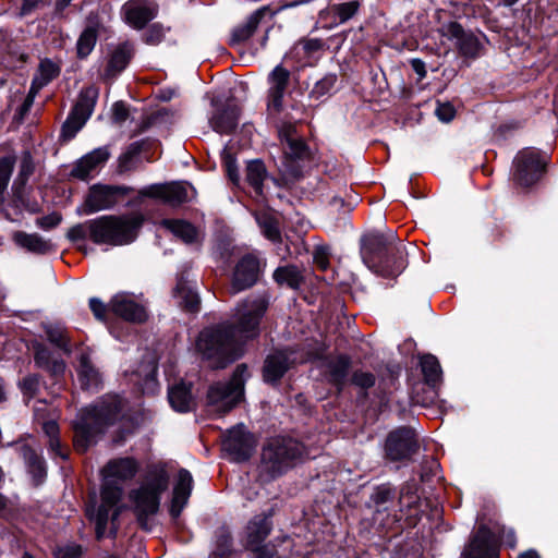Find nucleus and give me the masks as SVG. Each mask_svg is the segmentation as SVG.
I'll list each match as a JSON object with an SVG mask.
<instances>
[{
	"label": "nucleus",
	"mask_w": 558,
	"mask_h": 558,
	"mask_svg": "<svg viewBox=\"0 0 558 558\" xmlns=\"http://www.w3.org/2000/svg\"><path fill=\"white\" fill-rule=\"evenodd\" d=\"M131 191V187L124 185L96 184L90 187L86 197L85 213L93 214L109 209L126 197Z\"/></svg>",
	"instance_id": "12"
},
{
	"label": "nucleus",
	"mask_w": 558,
	"mask_h": 558,
	"mask_svg": "<svg viewBox=\"0 0 558 558\" xmlns=\"http://www.w3.org/2000/svg\"><path fill=\"white\" fill-rule=\"evenodd\" d=\"M98 94V88L95 86L83 88L71 112L87 120L94 110Z\"/></svg>",
	"instance_id": "35"
},
{
	"label": "nucleus",
	"mask_w": 558,
	"mask_h": 558,
	"mask_svg": "<svg viewBox=\"0 0 558 558\" xmlns=\"http://www.w3.org/2000/svg\"><path fill=\"white\" fill-rule=\"evenodd\" d=\"M283 151L288 162L304 160L310 156L308 147L300 137L298 140H290L283 146Z\"/></svg>",
	"instance_id": "43"
},
{
	"label": "nucleus",
	"mask_w": 558,
	"mask_h": 558,
	"mask_svg": "<svg viewBox=\"0 0 558 558\" xmlns=\"http://www.w3.org/2000/svg\"><path fill=\"white\" fill-rule=\"evenodd\" d=\"M259 275V259L253 254L244 255L234 266L230 286L231 293L236 294L252 288L258 281Z\"/></svg>",
	"instance_id": "13"
},
{
	"label": "nucleus",
	"mask_w": 558,
	"mask_h": 558,
	"mask_svg": "<svg viewBox=\"0 0 558 558\" xmlns=\"http://www.w3.org/2000/svg\"><path fill=\"white\" fill-rule=\"evenodd\" d=\"M126 22L136 29H142L158 11L155 3L147 0H130L123 7Z\"/></svg>",
	"instance_id": "17"
},
{
	"label": "nucleus",
	"mask_w": 558,
	"mask_h": 558,
	"mask_svg": "<svg viewBox=\"0 0 558 558\" xmlns=\"http://www.w3.org/2000/svg\"><path fill=\"white\" fill-rule=\"evenodd\" d=\"M392 497L393 490L387 485H381L375 489L374 494L372 495V500L376 506H380L390 501Z\"/></svg>",
	"instance_id": "55"
},
{
	"label": "nucleus",
	"mask_w": 558,
	"mask_h": 558,
	"mask_svg": "<svg viewBox=\"0 0 558 558\" xmlns=\"http://www.w3.org/2000/svg\"><path fill=\"white\" fill-rule=\"evenodd\" d=\"M421 368L424 376L425 381L428 385L435 386L441 376V368L438 360L432 355L427 354L421 359Z\"/></svg>",
	"instance_id": "42"
},
{
	"label": "nucleus",
	"mask_w": 558,
	"mask_h": 558,
	"mask_svg": "<svg viewBox=\"0 0 558 558\" xmlns=\"http://www.w3.org/2000/svg\"><path fill=\"white\" fill-rule=\"evenodd\" d=\"M232 538L229 533H221L217 538L216 550L213 553L215 558H226L231 554Z\"/></svg>",
	"instance_id": "49"
},
{
	"label": "nucleus",
	"mask_w": 558,
	"mask_h": 558,
	"mask_svg": "<svg viewBox=\"0 0 558 558\" xmlns=\"http://www.w3.org/2000/svg\"><path fill=\"white\" fill-rule=\"evenodd\" d=\"M266 11H267L266 8L256 10L254 13H252L247 17L245 23H243L242 25L234 28L232 32L231 44L236 45V44H241V43H244L247 39H250L253 36V34L256 32L260 21L263 20V17L266 14Z\"/></svg>",
	"instance_id": "32"
},
{
	"label": "nucleus",
	"mask_w": 558,
	"mask_h": 558,
	"mask_svg": "<svg viewBox=\"0 0 558 558\" xmlns=\"http://www.w3.org/2000/svg\"><path fill=\"white\" fill-rule=\"evenodd\" d=\"M271 515V511L268 514H258L247 523L245 547L265 542L272 530Z\"/></svg>",
	"instance_id": "24"
},
{
	"label": "nucleus",
	"mask_w": 558,
	"mask_h": 558,
	"mask_svg": "<svg viewBox=\"0 0 558 558\" xmlns=\"http://www.w3.org/2000/svg\"><path fill=\"white\" fill-rule=\"evenodd\" d=\"M248 377L245 364H240L228 383H216L207 392V407L211 413L225 415L243 398L244 384Z\"/></svg>",
	"instance_id": "8"
},
{
	"label": "nucleus",
	"mask_w": 558,
	"mask_h": 558,
	"mask_svg": "<svg viewBox=\"0 0 558 558\" xmlns=\"http://www.w3.org/2000/svg\"><path fill=\"white\" fill-rule=\"evenodd\" d=\"M134 56V46L130 41L119 44L110 53L104 77L111 80L120 74Z\"/></svg>",
	"instance_id": "22"
},
{
	"label": "nucleus",
	"mask_w": 558,
	"mask_h": 558,
	"mask_svg": "<svg viewBox=\"0 0 558 558\" xmlns=\"http://www.w3.org/2000/svg\"><path fill=\"white\" fill-rule=\"evenodd\" d=\"M45 332L52 344L68 354L71 352L69 332L64 327L60 325H47Z\"/></svg>",
	"instance_id": "40"
},
{
	"label": "nucleus",
	"mask_w": 558,
	"mask_h": 558,
	"mask_svg": "<svg viewBox=\"0 0 558 558\" xmlns=\"http://www.w3.org/2000/svg\"><path fill=\"white\" fill-rule=\"evenodd\" d=\"M168 485L169 475L165 465L155 464L148 468L141 486L131 492L130 499L134 504V512L142 529H150L149 517L158 512L160 496Z\"/></svg>",
	"instance_id": "5"
},
{
	"label": "nucleus",
	"mask_w": 558,
	"mask_h": 558,
	"mask_svg": "<svg viewBox=\"0 0 558 558\" xmlns=\"http://www.w3.org/2000/svg\"><path fill=\"white\" fill-rule=\"evenodd\" d=\"M146 145L145 141L132 143L126 150L119 157V171L126 172L135 167L136 160Z\"/></svg>",
	"instance_id": "41"
},
{
	"label": "nucleus",
	"mask_w": 558,
	"mask_h": 558,
	"mask_svg": "<svg viewBox=\"0 0 558 558\" xmlns=\"http://www.w3.org/2000/svg\"><path fill=\"white\" fill-rule=\"evenodd\" d=\"M174 296L178 299V304L183 310L192 313L198 311L199 296L191 282L185 280L183 277L178 279L177 286L174 288Z\"/></svg>",
	"instance_id": "29"
},
{
	"label": "nucleus",
	"mask_w": 558,
	"mask_h": 558,
	"mask_svg": "<svg viewBox=\"0 0 558 558\" xmlns=\"http://www.w3.org/2000/svg\"><path fill=\"white\" fill-rule=\"evenodd\" d=\"M241 108L234 102H226L209 120L211 129L219 134H231L239 124Z\"/></svg>",
	"instance_id": "20"
},
{
	"label": "nucleus",
	"mask_w": 558,
	"mask_h": 558,
	"mask_svg": "<svg viewBox=\"0 0 558 558\" xmlns=\"http://www.w3.org/2000/svg\"><path fill=\"white\" fill-rule=\"evenodd\" d=\"M446 35L450 39H456V45L464 57L476 58L478 56L481 48L478 38L472 33L465 32L459 23H449L446 26Z\"/></svg>",
	"instance_id": "19"
},
{
	"label": "nucleus",
	"mask_w": 558,
	"mask_h": 558,
	"mask_svg": "<svg viewBox=\"0 0 558 558\" xmlns=\"http://www.w3.org/2000/svg\"><path fill=\"white\" fill-rule=\"evenodd\" d=\"M66 236L69 240L75 242L89 238V220L84 223H77L69 229Z\"/></svg>",
	"instance_id": "53"
},
{
	"label": "nucleus",
	"mask_w": 558,
	"mask_h": 558,
	"mask_svg": "<svg viewBox=\"0 0 558 558\" xmlns=\"http://www.w3.org/2000/svg\"><path fill=\"white\" fill-rule=\"evenodd\" d=\"M110 311L132 323H143L147 319L145 307L126 294L114 295L110 301Z\"/></svg>",
	"instance_id": "18"
},
{
	"label": "nucleus",
	"mask_w": 558,
	"mask_h": 558,
	"mask_svg": "<svg viewBox=\"0 0 558 558\" xmlns=\"http://www.w3.org/2000/svg\"><path fill=\"white\" fill-rule=\"evenodd\" d=\"M61 220H62V217L60 214L52 213L50 215L38 218L36 220V225L39 228L48 230V229L56 228L61 222Z\"/></svg>",
	"instance_id": "59"
},
{
	"label": "nucleus",
	"mask_w": 558,
	"mask_h": 558,
	"mask_svg": "<svg viewBox=\"0 0 558 558\" xmlns=\"http://www.w3.org/2000/svg\"><path fill=\"white\" fill-rule=\"evenodd\" d=\"M82 547L80 545H66L54 550V558H80Z\"/></svg>",
	"instance_id": "57"
},
{
	"label": "nucleus",
	"mask_w": 558,
	"mask_h": 558,
	"mask_svg": "<svg viewBox=\"0 0 558 558\" xmlns=\"http://www.w3.org/2000/svg\"><path fill=\"white\" fill-rule=\"evenodd\" d=\"M351 359L348 355H339L328 363V380L335 385L339 391L347 383Z\"/></svg>",
	"instance_id": "33"
},
{
	"label": "nucleus",
	"mask_w": 558,
	"mask_h": 558,
	"mask_svg": "<svg viewBox=\"0 0 558 558\" xmlns=\"http://www.w3.org/2000/svg\"><path fill=\"white\" fill-rule=\"evenodd\" d=\"M305 454V447L290 437H274L262 450V470L277 477L293 468Z\"/></svg>",
	"instance_id": "7"
},
{
	"label": "nucleus",
	"mask_w": 558,
	"mask_h": 558,
	"mask_svg": "<svg viewBox=\"0 0 558 558\" xmlns=\"http://www.w3.org/2000/svg\"><path fill=\"white\" fill-rule=\"evenodd\" d=\"M166 29L161 24L150 25L143 34V40L148 45H159L165 38Z\"/></svg>",
	"instance_id": "48"
},
{
	"label": "nucleus",
	"mask_w": 558,
	"mask_h": 558,
	"mask_svg": "<svg viewBox=\"0 0 558 558\" xmlns=\"http://www.w3.org/2000/svg\"><path fill=\"white\" fill-rule=\"evenodd\" d=\"M110 153L107 147H99L78 159L71 170V177L87 180L93 171L105 165Z\"/></svg>",
	"instance_id": "21"
},
{
	"label": "nucleus",
	"mask_w": 558,
	"mask_h": 558,
	"mask_svg": "<svg viewBox=\"0 0 558 558\" xmlns=\"http://www.w3.org/2000/svg\"><path fill=\"white\" fill-rule=\"evenodd\" d=\"M78 378L84 389H97L101 383L98 369L93 365L88 351H82L78 359Z\"/></svg>",
	"instance_id": "28"
},
{
	"label": "nucleus",
	"mask_w": 558,
	"mask_h": 558,
	"mask_svg": "<svg viewBox=\"0 0 558 558\" xmlns=\"http://www.w3.org/2000/svg\"><path fill=\"white\" fill-rule=\"evenodd\" d=\"M122 409L118 396H107L99 403L83 410L73 424L74 447L85 452L96 438L114 424Z\"/></svg>",
	"instance_id": "3"
},
{
	"label": "nucleus",
	"mask_w": 558,
	"mask_h": 558,
	"mask_svg": "<svg viewBox=\"0 0 558 558\" xmlns=\"http://www.w3.org/2000/svg\"><path fill=\"white\" fill-rule=\"evenodd\" d=\"M40 385L38 375H28L23 378L20 386L25 396L33 398L37 395Z\"/></svg>",
	"instance_id": "50"
},
{
	"label": "nucleus",
	"mask_w": 558,
	"mask_h": 558,
	"mask_svg": "<svg viewBox=\"0 0 558 558\" xmlns=\"http://www.w3.org/2000/svg\"><path fill=\"white\" fill-rule=\"evenodd\" d=\"M48 0H23L22 7L20 10L21 16L29 15L35 10L44 7Z\"/></svg>",
	"instance_id": "62"
},
{
	"label": "nucleus",
	"mask_w": 558,
	"mask_h": 558,
	"mask_svg": "<svg viewBox=\"0 0 558 558\" xmlns=\"http://www.w3.org/2000/svg\"><path fill=\"white\" fill-rule=\"evenodd\" d=\"M362 255L374 272L385 278H396L405 268L403 250L395 245L393 236L368 234L363 239Z\"/></svg>",
	"instance_id": "4"
},
{
	"label": "nucleus",
	"mask_w": 558,
	"mask_h": 558,
	"mask_svg": "<svg viewBox=\"0 0 558 558\" xmlns=\"http://www.w3.org/2000/svg\"><path fill=\"white\" fill-rule=\"evenodd\" d=\"M329 248L327 246H316L313 252L314 264L320 270H326L329 267Z\"/></svg>",
	"instance_id": "52"
},
{
	"label": "nucleus",
	"mask_w": 558,
	"mask_h": 558,
	"mask_svg": "<svg viewBox=\"0 0 558 558\" xmlns=\"http://www.w3.org/2000/svg\"><path fill=\"white\" fill-rule=\"evenodd\" d=\"M161 226L185 244L198 243L201 233L195 226L182 219H163Z\"/></svg>",
	"instance_id": "25"
},
{
	"label": "nucleus",
	"mask_w": 558,
	"mask_h": 558,
	"mask_svg": "<svg viewBox=\"0 0 558 558\" xmlns=\"http://www.w3.org/2000/svg\"><path fill=\"white\" fill-rule=\"evenodd\" d=\"M257 440L243 424L227 432L222 440V449L233 462L248 460L255 451Z\"/></svg>",
	"instance_id": "11"
},
{
	"label": "nucleus",
	"mask_w": 558,
	"mask_h": 558,
	"mask_svg": "<svg viewBox=\"0 0 558 558\" xmlns=\"http://www.w3.org/2000/svg\"><path fill=\"white\" fill-rule=\"evenodd\" d=\"M462 558H499L498 545L488 527L482 525L476 530L464 548Z\"/></svg>",
	"instance_id": "16"
},
{
	"label": "nucleus",
	"mask_w": 558,
	"mask_h": 558,
	"mask_svg": "<svg viewBox=\"0 0 558 558\" xmlns=\"http://www.w3.org/2000/svg\"><path fill=\"white\" fill-rule=\"evenodd\" d=\"M274 281L280 287L298 290L305 281L304 271L296 265L278 267L272 274Z\"/></svg>",
	"instance_id": "26"
},
{
	"label": "nucleus",
	"mask_w": 558,
	"mask_h": 558,
	"mask_svg": "<svg viewBox=\"0 0 558 558\" xmlns=\"http://www.w3.org/2000/svg\"><path fill=\"white\" fill-rule=\"evenodd\" d=\"M143 221L141 214L101 216L89 220V239L96 244H129L135 240Z\"/></svg>",
	"instance_id": "6"
},
{
	"label": "nucleus",
	"mask_w": 558,
	"mask_h": 558,
	"mask_svg": "<svg viewBox=\"0 0 558 558\" xmlns=\"http://www.w3.org/2000/svg\"><path fill=\"white\" fill-rule=\"evenodd\" d=\"M306 54L311 56L324 48V41L319 38H306L300 41Z\"/></svg>",
	"instance_id": "61"
},
{
	"label": "nucleus",
	"mask_w": 558,
	"mask_h": 558,
	"mask_svg": "<svg viewBox=\"0 0 558 558\" xmlns=\"http://www.w3.org/2000/svg\"><path fill=\"white\" fill-rule=\"evenodd\" d=\"M87 120L78 117L77 114L71 112L62 125L61 136L65 141L72 140L76 133L83 128Z\"/></svg>",
	"instance_id": "44"
},
{
	"label": "nucleus",
	"mask_w": 558,
	"mask_h": 558,
	"mask_svg": "<svg viewBox=\"0 0 558 558\" xmlns=\"http://www.w3.org/2000/svg\"><path fill=\"white\" fill-rule=\"evenodd\" d=\"M547 156L533 148H524L514 158V181L529 187L536 183L545 172Z\"/></svg>",
	"instance_id": "9"
},
{
	"label": "nucleus",
	"mask_w": 558,
	"mask_h": 558,
	"mask_svg": "<svg viewBox=\"0 0 558 558\" xmlns=\"http://www.w3.org/2000/svg\"><path fill=\"white\" fill-rule=\"evenodd\" d=\"M361 3L357 0H352L332 7L333 13L339 19V23H345L352 19L359 11Z\"/></svg>",
	"instance_id": "45"
},
{
	"label": "nucleus",
	"mask_w": 558,
	"mask_h": 558,
	"mask_svg": "<svg viewBox=\"0 0 558 558\" xmlns=\"http://www.w3.org/2000/svg\"><path fill=\"white\" fill-rule=\"evenodd\" d=\"M89 307H90L94 316L98 320H101V322H106L107 320V315H108L109 308H108V306L104 302H101L97 298H92L89 300Z\"/></svg>",
	"instance_id": "56"
},
{
	"label": "nucleus",
	"mask_w": 558,
	"mask_h": 558,
	"mask_svg": "<svg viewBox=\"0 0 558 558\" xmlns=\"http://www.w3.org/2000/svg\"><path fill=\"white\" fill-rule=\"evenodd\" d=\"M456 110L449 102L439 104L436 109V116L444 122H449L454 118Z\"/></svg>",
	"instance_id": "60"
},
{
	"label": "nucleus",
	"mask_w": 558,
	"mask_h": 558,
	"mask_svg": "<svg viewBox=\"0 0 558 558\" xmlns=\"http://www.w3.org/2000/svg\"><path fill=\"white\" fill-rule=\"evenodd\" d=\"M268 305L264 295L247 298L235 307L234 324H221L199 333L196 347L210 367L223 368L240 357L242 342L259 335Z\"/></svg>",
	"instance_id": "1"
},
{
	"label": "nucleus",
	"mask_w": 558,
	"mask_h": 558,
	"mask_svg": "<svg viewBox=\"0 0 558 558\" xmlns=\"http://www.w3.org/2000/svg\"><path fill=\"white\" fill-rule=\"evenodd\" d=\"M259 225L263 230L264 235L269 239L270 241L277 242L280 241L281 234L278 227V222L268 216L263 217L259 219Z\"/></svg>",
	"instance_id": "47"
},
{
	"label": "nucleus",
	"mask_w": 558,
	"mask_h": 558,
	"mask_svg": "<svg viewBox=\"0 0 558 558\" xmlns=\"http://www.w3.org/2000/svg\"><path fill=\"white\" fill-rule=\"evenodd\" d=\"M418 451V442L414 429L399 427L390 432L385 441V459L389 462L407 463Z\"/></svg>",
	"instance_id": "10"
},
{
	"label": "nucleus",
	"mask_w": 558,
	"mask_h": 558,
	"mask_svg": "<svg viewBox=\"0 0 558 558\" xmlns=\"http://www.w3.org/2000/svg\"><path fill=\"white\" fill-rule=\"evenodd\" d=\"M279 136L283 145L288 144L290 140H298L295 126L292 124H284L279 130Z\"/></svg>",
	"instance_id": "63"
},
{
	"label": "nucleus",
	"mask_w": 558,
	"mask_h": 558,
	"mask_svg": "<svg viewBox=\"0 0 558 558\" xmlns=\"http://www.w3.org/2000/svg\"><path fill=\"white\" fill-rule=\"evenodd\" d=\"M34 360L38 367L51 372L53 375H59L64 372L65 364L63 361L52 360L50 350L41 343L34 344Z\"/></svg>",
	"instance_id": "36"
},
{
	"label": "nucleus",
	"mask_w": 558,
	"mask_h": 558,
	"mask_svg": "<svg viewBox=\"0 0 558 558\" xmlns=\"http://www.w3.org/2000/svg\"><path fill=\"white\" fill-rule=\"evenodd\" d=\"M20 453L23 457L29 473L33 475L35 484H41L46 477V464L44 459L39 457L28 445H23L20 448Z\"/></svg>",
	"instance_id": "34"
},
{
	"label": "nucleus",
	"mask_w": 558,
	"mask_h": 558,
	"mask_svg": "<svg viewBox=\"0 0 558 558\" xmlns=\"http://www.w3.org/2000/svg\"><path fill=\"white\" fill-rule=\"evenodd\" d=\"M138 463L135 459L125 457L110 460L102 469L104 484L101 487V502L97 510L86 509V513L96 525V537L105 536L109 520L112 524L120 514L119 502L122 497V487L117 482H124L135 476Z\"/></svg>",
	"instance_id": "2"
},
{
	"label": "nucleus",
	"mask_w": 558,
	"mask_h": 558,
	"mask_svg": "<svg viewBox=\"0 0 558 558\" xmlns=\"http://www.w3.org/2000/svg\"><path fill=\"white\" fill-rule=\"evenodd\" d=\"M245 548L253 554L254 558H272L276 554L275 547L265 543L247 546Z\"/></svg>",
	"instance_id": "54"
},
{
	"label": "nucleus",
	"mask_w": 558,
	"mask_h": 558,
	"mask_svg": "<svg viewBox=\"0 0 558 558\" xmlns=\"http://www.w3.org/2000/svg\"><path fill=\"white\" fill-rule=\"evenodd\" d=\"M34 171V166L29 155L24 156L20 165L17 181L23 185Z\"/></svg>",
	"instance_id": "58"
},
{
	"label": "nucleus",
	"mask_w": 558,
	"mask_h": 558,
	"mask_svg": "<svg viewBox=\"0 0 558 558\" xmlns=\"http://www.w3.org/2000/svg\"><path fill=\"white\" fill-rule=\"evenodd\" d=\"M193 478L191 473L182 469L178 474V482L173 488V496L170 507V513L173 518H178L186 505L192 492Z\"/></svg>",
	"instance_id": "23"
},
{
	"label": "nucleus",
	"mask_w": 558,
	"mask_h": 558,
	"mask_svg": "<svg viewBox=\"0 0 558 558\" xmlns=\"http://www.w3.org/2000/svg\"><path fill=\"white\" fill-rule=\"evenodd\" d=\"M98 38L95 26L86 27L80 35L76 43V53L80 59H85L93 51Z\"/></svg>",
	"instance_id": "39"
},
{
	"label": "nucleus",
	"mask_w": 558,
	"mask_h": 558,
	"mask_svg": "<svg viewBox=\"0 0 558 558\" xmlns=\"http://www.w3.org/2000/svg\"><path fill=\"white\" fill-rule=\"evenodd\" d=\"M13 241L19 246L35 254H45L52 248L51 242L37 233L16 231L13 234Z\"/></svg>",
	"instance_id": "30"
},
{
	"label": "nucleus",
	"mask_w": 558,
	"mask_h": 558,
	"mask_svg": "<svg viewBox=\"0 0 558 558\" xmlns=\"http://www.w3.org/2000/svg\"><path fill=\"white\" fill-rule=\"evenodd\" d=\"M291 72L283 64L276 65L267 76V108L271 113H279L283 108V97L290 85Z\"/></svg>",
	"instance_id": "14"
},
{
	"label": "nucleus",
	"mask_w": 558,
	"mask_h": 558,
	"mask_svg": "<svg viewBox=\"0 0 558 558\" xmlns=\"http://www.w3.org/2000/svg\"><path fill=\"white\" fill-rule=\"evenodd\" d=\"M267 179V170L263 161L251 160L246 165L245 180L253 189L255 196L260 199H266L264 192V181Z\"/></svg>",
	"instance_id": "27"
},
{
	"label": "nucleus",
	"mask_w": 558,
	"mask_h": 558,
	"mask_svg": "<svg viewBox=\"0 0 558 558\" xmlns=\"http://www.w3.org/2000/svg\"><path fill=\"white\" fill-rule=\"evenodd\" d=\"M168 399L171 407L178 412H187L192 408L191 389L183 383L174 385L169 389Z\"/></svg>",
	"instance_id": "37"
},
{
	"label": "nucleus",
	"mask_w": 558,
	"mask_h": 558,
	"mask_svg": "<svg viewBox=\"0 0 558 558\" xmlns=\"http://www.w3.org/2000/svg\"><path fill=\"white\" fill-rule=\"evenodd\" d=\"M351 380L353 385L367 389L375 385L376 378L372 373L356 371L353 373Z\"/></svg>",
	"instance_id": "51"
},
{
	"label": "nucleus",
	"mask_w": 558,
	"mask_h": 558,
	"mask_svg": "<svg viewBox=\"0 0 558 558\" xmlns=\"http://www.w3.org/2000/svg\"><path fill=\"white\" fill-rule=\"evenodd\" d=\"M112 111H113L112 117L116 122H119V123L124 122L129 117V110H128L126 106L121 101L116 102L113 105Z\"/></svg>",
	"instance_id": "64"
},
{
	"label": "nucleus",
	"mask_w": 558,
	"mask_h": 558,
	"mask_svg": "<svg viewBox=\"0 0 558 558\" xmlns=\"http://www.w3.org/2000/svg\"><path fill=\"white\" fill-rule=\"evenodd\" d=\"M337 76L335 74L326 75L314 85L310 96L319 99L327 95L335 86Z\"/></svg>",
	"instance_id": "46"
},
{
	"label": "nucleus",
	"mask_w": 558,
	"mask_h": 558,
	"mask_svg": "<svg viewBox=\"0 0 558 558\" xmlns=\"http://www.w3.org/2000/svg\"><path fill=\"white\" fill-rule=\"evenodd\" d=\"M289 360L283 352L267 356L264 364V379L267 383L278 381L288 371Z\"/></svg>",
	"instance_id": "31"
},
{
	"label": "nucleus",
	"mask_w": 558,
	"mask_h": 558,
	"mask_svg": "<svg viewBox=\"0 0 558 558\" xmlns=\"http://www.w3.org/2000/svg\"><path fill=\"white\" fill-rule=\"evenodd\" d=\"M140 195L160 199L170 206H180L189 201L187 185L181 182L151 184L140 191Z\"/></svg>",
	"instance_id": "15"
},
{
	"label": "nucleus",
	"mask_w": 558,
	"mask_h": 558,
	"mask_svg": "<svg viewBox=\"0 0 558 558\" xmlns=\"http://www.w3.org/2000/svg\"><path fill=\"white\" fill-rule=\"evenodd\" d=\"M60 74V68L51 60L45 59L39 63L37 74L32 82V90L40 89Z\"/></svg>",
	"instance_id": "38"
}]
</instances>
